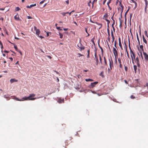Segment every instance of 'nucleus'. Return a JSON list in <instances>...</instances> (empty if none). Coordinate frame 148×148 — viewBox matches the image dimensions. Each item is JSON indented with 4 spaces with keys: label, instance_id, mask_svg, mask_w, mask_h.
Returning <instances> with one entry per match:
<instances>
[{
    "label": "nucleus",
    "instance_id": "34",
    "mask_svg": "<svg viewBox=\"0 0 148 148\" xmlns=\"http://www.w3.org/2000/svg\"><path fill=\"white\" fill-rule=\"evenodd\" d=\"M77 55H79L78 56V57H80L81 56H84V55H83L81 54L80 53H77Z\"/></svg>",
    "mask_w": 148,
    "mask_h": 148
},
{
    "label": "nucleus",
    "instance_id": "1",
    "mask_svg": "<svg viewBox=\"0 0 148 148\" xmlns=\"http://www.w3.org/2000/svg\"><path fill=\"white\" fill-rule=\"evenodd\" d=\"M113 53H114L115 59V62L116 63V58L118 56V52L116 49L114 47H113Z\"/></svg>",
    "mask_w": 148,
    "mask_h": 148
},
{
    "label": "nucleus",
    "instance_id": "44",
    "mask_svg": "<svg viewBox=\"0 0 148 148\" xmlns=\"http://www.w3.org/2000/svg\"><path fill=\"white\" fill-rule=\"evenodd\" d=\"M130 53H131V55L133 53H134L132 51V49H131L130 50Z\"/></svg>",
    "mask_w": 148,
    "mask_h": 148
},
{
    "label": "nucleus",
    "instance_id": "33",
    "mask_svg": "<svg viewBox=\"0 0 148 148\" xmlns=\"http://www.w3.org/2000/svg\"><path fill=\"white\" fill-rule=\"evenodd\" d=\"M20 10V9L19 7H17L16 8L15 10L16 11H19Z\"/></svg>",
    "mask_w": 148,
    "mask_h": 148
},
{
    "label": "nucleus",
    "instance_id": "10",
    "mask_svg": "<svg viewBox=\"0 0 148 148\" xmlns=\"http://www.w3.org/2000/svg\"><path fill=\"white\" fill-rule=\"evenodd\" d=\"M95 58L96 60V64L97 65L98 64L99 61H98V59L97 57V53H96V52H95Z\"/></svg>",
    "mask_w": 148,
    "mask_h": 148
},
{
    "label": "nucleus",
    "instance_id": "41",
    "mask_svg": "<svg viewBox=\"0 0 148 148\" xmlns=\"http://www.w3.org/2000/svg\"><path fill=\"white\" fill-rule=\"evenodd\" d=\"M135 82L136 84H138V79H136L135 80Z\"/></svg>",
    "mask_w": 148,
    "mask_h": 148
},
{
    "label": "nucleus",
    "instance_id": "32",
    "mask_svg": "<svg viewBox=\"0 0 148 148\" xmlns=\"http://www.w3.org/2000/svg\"><path fill=\"white\" fill-rule=\"evenodd\" d=\"M129 48L130 50L131 49H132L131 47H130V41L129 40Z\"/></svg>",
    "mask_w": 148,
    "mask_h": 148
},
{
    "label": "nucleus",
    "instance_id": "64",
    "mask_svg": "<svg viewBox=\"0 0 148 148\" xmlns=\"http://www.w3.org/2000/svg\"><path fill=\"white\" fill-rule=\"evenodd\" d=\"M10 59V60H11V61H12L13 60V58L12 57H10V58H9Z\"/></svg>",
    "mask_w": 148,
    "mask_h": 148
},
{
    "label": "nucleus",
    "instance_id": "29",
    "mask_svg": "<svg viewBox=\"0 0 148 148\" xmlns=\"http://www.w3.org/2000/svg\"><path fill=\"white\" fill-rule=\"evenodd\" d=\"M119 46L120 47L121 49H122V44H121V42H119Z\"/></svg>",
    "mask_w": 148,
    "mask_h": 148
},
{
    "label": "nucleus",
    "instance_id": "4",
    "mask_svg": "<svg viewBox=\"0 0 148 148\" xmlns=\"http://www.w3.org/2000/svg\"><path fill=\"white\" fill-rule=\"evenodd\" d=\"M77 47L80 49L81 50L84 49V47L82 45L80 42L77 45Z\"/></svg>",
    "mask_w": 148,
    "mask_h": 148
},
{
    "label": "nucleus",
    "instance_id": "11",
    "mask_svg": "<svg viewBox=\"0 0 148 148\" xmlns=\"http://www.w3.org/2000/svg\"><path fill=\"white\" fill-rule=\"evenodd\" d=\"M18 81V80L15 79H11L10 80V82L11 83H12L15 82H17Z\"/></svg>",
    "mask_w": 148,
    "mask_h": 148
},
{
    "label": "nucleus",
    "instance_id": "3",
    "mask_svg": "<svg viewBox=\"0 0 148 148\" xmlns=\"http://www.w3.org/2000/svg\"><path fill=\"white\" fill-rule=\"evenodd\" d=\"M98 83V82H95L93 83H91L90 85L89 86V87L90 88H93L94 87L95 85Z\"/></svg>",
    "mask_w": 148,
    "mask_h": 148
},
{
    "label": "nucleus",
    "instance_id": "9",
    "mask_svg": "<svg viewBox=\"0 0 148 148\" xmlns=\"http://www.w3.org/2000/svg\"><path fill=\"white\" fill-rule=\"evenodd\" d=\"M109 65L110 68V70H112V65H113V62L112 60H109Z\"/></svg>",
    "mask_w": 148,
    "mask_h": 148
},
{
    "label": "nucleus",
    "instance_id": "51",
    "mask_svg": "<svg viewBox=\"0 0 148 148\" xmlns=\"http://www.w3.org/2000/svg\"><path fill=\"white\" fill-rule=\"evenodd\" d=\"M140 55L141 57V58L142 59H143V56H142V53L141 51L140 52Z\"/></svg>",
    "mask_w": 148,
    "mask_h": 148
},
{
    "label": "nucleus",
    "instance_id": "23",
    "mask_svg": "<svg viewBox=\"0 0 148 148\" xmlns=\"http://www.w3.org/2000/svg\"><path fill=\"white\" fill-rule=\"evenodd\" d=\"M14 97L15 98L14 99H16V101H22V99H19L18 98H17V97Z\"/></svg>",
    "mask_w": 148,
    "mask_h": 148
},
{
    "label": "nucleus",
    "instance_id": "7",
    "mask_svg": "<svg viewBox=\"0 0 148 148\" xmlns=\"http://www.w3.org/2000/svg\"><path fill=\"white\" fill-rule=\"evenodd\" d=\"M135 60V62L137 63L138 66L140 67V64H139V60L138 58V57H137Z\"/></svg>",
    "mask_w": 148,
    "mask_h": 148
},
{
    "label": "nucleus",
    "instance_id": "20",
    "mask_svg": "<svg viewBox=\"0 0 148 148\" xmlns=\"http://www.w3.org/2000/svg\"><path fill=\"white\" fill-rule=\"evenodd\" d=\"M85 81L86 82H88V81L92 82V81H93V80L92 79L88 78V79H86Z\"/></svg>",
    "mask_w": 148,
    "mask_h": 148
},
{
    "label": "nucleus",
    "instance_id": "24",
    "mask_svg": "<svg viewBox=\"0 0 148 148\" xmlns=\"http://www.w3.org/2000/svg\"><path fill=\"white\" fill-rule=\"evenodd\" d=\"M137 39L138 40V41L139 44L140 45V40H139V37H138V34H137Z\"/></svg>",
    "mask_w": 148,
    "mask_h": 148
},
{
    "label": "nucleus",
    "instance_id": "35",
    "mask_svg": "<svg viewBox=\"0 0 148 148\" xmlns=\"http://www.w3.org/2000/svg\"><path fill=\"white\" fill-rule=\"evenodd\" d=\"M111 36L112 37V38L114 37V36L113 33V32L112 30V31H111Z\"/></svg>",
    "mask_w": 148,
    "mask_h": 148
},
{
    "label": "nucleus",
    "instance_id": "12",
    "mask_svg": "<svg viewBox=\"0 0 148 148\" xmlns=\"http://www.w3.org/2000/svg\"><path fill=\"white\" fill-rule=\"evenodd\" d=\"M119 21H120L119 27L121 28H122V23L123 22V21L121 19V18H119Z\"/></svg>",
    "mask_w": 148,
    "mask_h": 148
},
{
    "label": "nucleus",
    "instance_id": "59",
    "mask_svg": "<svg viewBox=\"0 0 148 148\" xmlns=\"http://www.w3.org/2000/svg\"><path fill=\"white\" fill-rule=\"evenodd\" d=\"M57 29H60V30H62L61 29H60V27H57Z\"/></svg>",
    "mask_w": 148,
    "mask_h": 148
},
{
    "label": "nucleus",
    "instance_id": "43",
    "mask_svg": "<svg viewBox=\"0 0 148 148\" xmlns=\"http://www.w3.org/2000/svg\"><path fill=\"white\" fill-rule=\"evenodd\" d=\"M140 48L141 49L143 50V45H141L140 46Z\"/></svg>",
    "mask_w": 148,
    "mask_h": 148
},
{
    "label": "nucleus",
    "instance_id": "58",
    "mask_svg": "<svg viewBox=\"0 0 148 148\" xmlns=\"http://www.w3.org/2000/svg\"><path fill=\"white\" fill-rule=\"evenodd\" d=\"M97 0H94L93 1H92V4H94V3L95 2H96L97 1Z\"/></svg>",
    "mask_w": 148,
    "mask_h": 148
},
{
    "label": "nucleus",
    "instance_id": "50",
    "mask_svg": "<svg viewBox=\"0 0 148 148\" xmlns=\"http://www.w3.org/2000/svg\"><path fill=\"white\" fill-rule=\"evenodd\" d=\"M17 51L21 55H22V52L20 50L18 49Z\"/></svg>",
    "mask_w": 148,
    "mask_h": 148
},
{
    "label": "nucleus",
    "instance_id": "49",
    "mask_svg": "<svg viewBox=\"0 0 148 148\" xmlns=\"http://www.w3.org/2000/svg\"><path fill=\"white\" fill-rule=\"evenodd\" d=\"M90 91L93 94H96L97 93L95 91H92V90H91Z\"/></svg>",
    "mask_w": 148,
    "mask_h": 148
},
{
    "label": "nucleus",
    "instance_id": "30",
    "mask_svg": "<svg viewBox=\"0 0 148 148\" xmlns=\"http://www.w3.org/2000/svg\"><path fill=\"white\" fill-rule=\"evenodd\" d=\"M107 32H108V37H110V33L109 30V29L108 28L107 29Z\"/></svg>",
    "mask_w": 148,
    "mask_h": 148
},
{
    "label": "nucleus",
    "instance_id": "6",
    "mask_svg": "<svg viewBox=\"0 0 148 148\" xmlns=\"http://www.w3.org/2000/svg\"><path fill=\"white\" fill-rule=\"evenodd\" d=\"M34 29L35 30L36 34L38 36H39L40 31L39 29H36V27L35 26L34 27Z\"/></svg>",
    "mask_w": 148,
    "mask_h": 148
},
{
    "label": "nucleus",
    "instance_id": "16",
    "mask_svg": "<svg viewBox=\"0 0 148 148\" xmlns=\"http://www.w3.org/2000/svg\"><path fill=\"white\" fill-rule=\"evenodd\" d=\"M14 18L16 20H19V16L18 15H16L14 16Z\"/></svg>",
    "mask_w": 148,
    "mask_h": 148
},
{
    "label": "nucleus",
    "instance_id": "8",
    "mask_svg": "<svg viewBox=\"0 0 148 148\" xmlns=\"http://www.w3.org/2000/svg\"><path fill=\"white\" fill-rule=\"evenodd\" d=\"M132 55H131V57L132 58V62L133 63H134V60H135V57H136V55L135 53H133L132 54Z\"/></svg>",
    "mask_w": 148,
    "mask_h": 148
},
{
    "label": "nucleus",
    "instance_id": "25",
    "mask_svg": "<svg viewBox=\"0 0 148 148\" xmlns=\"http://www.w3.org/2000/svg\"><path fill=\"white\" fill-rule=\"evenodd\" d=\"M96 23L98 25H99V26H100V27H99V29L101 28L102 27V25L101 24L97 22H96Z\"/></svg>",
    "mask_w": 148,
    "mask_h": 148
},
{
    "label": "nucleus",
    "instance_id": "2",
    "mask_svg": "<svg viewBox=\"0 0 148 148\" xmlns=\"http://www.w3.org/2000/svg\"><path fill=\"white\" fill-rule=\"evenodd\" d=\"M35 96V94L33 93L32 94H30L29 97V100H34L36 99L37 98L34 97Z\"/></svg>",
    "mask_w": 148,
    "mask_h": 148
},
{
    "label": "nucleus",
    "instance_id": "13",
    "mask_svg": "<svg viewBox=\"0 0 148 148\" xmlns=\"http://www.w3.org/2000/svg\"><path fill=\"white\" fill-rule=\"evenodd\" d=\"M58 102L60 103H63L64 102V100L59 98L58 99Z\"/></svg>",
    "mask_w": 148,
    "mask_h": 148
},
{
    "label": "nucleus",
    "instance_id": "47",
    "mask_svg": "<svg viewBox=\"0 0 148 148\" xmlns=\"http://www.w3.org/2000/svg\"><path fill=\"white\" fill-rule=\"evenodd\" d=\"M103 73L101 72V73L100 74V75H101L102 77H104V75L103 74Z\"/></svg>",
    "mask_w": 148,
    "mask_h": 148
},
{
    "label": "nucleus",
    "instance_id": "28",
    "mask_svg": "<svg viewBox=\"0 0 148 148\" xmlns=\"http://www.w3.org/2000/svg\"><path fill=\"white\" fill-rule=\"evenodd\" d=\"M120 6L122 8H123V5L122 4L121 2H119V4Z\"/></svg>",
    "mask_w": 148,
    "mask_h": 148
},
{
    "label": "nucleus",
    "instance_id": "55",
    "mask_svg": "<svg viewBox=\"0 0 148 148\" xmlns=\"http://www.w3.org/2000/svg\"><path fill=\"white\" fill-rule=\"evenodd\" d=\"M124 82H125L126 84H128V82H127V80H124Z\"/></svg>",
    "mask_w": 148,
    "mask_h": 148
},
{
    "label": "nucleus",
    "instance_id": "61",
    "mask_svg": "<svg viewBox=\"0 0 148 148\" xmlns=\"http://www.w3.org/2000/svg\"><path fill=\"white\" fill-rule=\"evenodd\" d=\"M63 29L64 31H67L68 30V28H64Z\"/></svg>",
    "mask_w": 148,
    "mask_h": 148
},
{
    "label": "nucleus",
    "instance_id": "53",
    "mask_svg": "<svg viewBox=\"0 0 148 148\" xmlns=\"http://www.w3.org/2000/svg\"><path fill=\"white\" fill-rule=\"evenodd\" d=\"M27 18L28 19H29L32 18L30 16H27Z\"/></svg>",
    "mask_w": 148,
    "mask_h": 148
},
{
    "label": "nucleus",
    "instance_id": "54",
    "mask_svg": "<svg viewBox=\"0 0 148 148\" xmlns=\"http://www.w3.org/2000/svg\"><path fill=\"white\" fill-rule=\"evenodd\" d=\"M66 4H69V0H68L66 1Z\"/></svg>",
    "mask_w": 148,
    "mask_h": 148
},
{
    "label": "nucleus",
    "instance_id": "57",
    "mask_svg": "<svg viewBox=\"0 0 148 148\" xmlns=\"http://www.w3.org/2000/svg\"><path fill=\"white\" fill-rule=\"evenodd\" d=\"M120 67L121 68H122V65L121 64H120L119 65Z\"/></svg>",
    "mask_w": 148,
    "mask_h": 148
},
{
    "label": "nucleus",
    "instance_id": "27",
    "mask_svg": "<svg viewBox=\"0 0 148 148\" xmlns=\"http://www.w3.org/2000/svg\"><path fill=\"white\" fill-rule=\"evenodd\" d=\"M104 60L105 64L106 65L107 64V62L106 58L105 57H104Z\"/></svg>",
    "mask_w": 148,
    "mask_h": 148
},
{
    "label": "nucleus",
    "instance_id": "56",
    "mask_svg": "<svg viewBox=\"0 0 148 148\" xmlns=\"http://www.w3.org/2000/svg\"><path fill=\"white\" fill-rule=\"evenodd\" d=\"M90 49H88V50L87 51V53H88V54H90Z\"/></svg>",
    "mask_w": 148,
    "mask_h": 148
},
{
    "label": "nucleus",
    "instance_id": "39",
    "mask_svg": "<svg viewBox=\"0 0 148 148\" xmlns=\"http://www.w3.org/2000/svg\"><path fill=\"white\" fill-rule=\"evenodd\" d=\"M144 1L145 2V5H148V3L147 0H144Z\"/></svg>",
    "mask_w": 148,
    "mask_h": 148
},
{
    "label": "nucleus",
    "instance_id": "46",
    "mask_svg": "<svg viewBox=\"0 0 148 148\" xmlns=\"http://www.w3.org/2000/svg\"><path fill=\"white\" fill-rule=\"evenodd\" d=\"M125 69L126 71H127L128 69L127 67L126 66H125Z\"/></svg>",
    "mask_w": 148,
    "mask_h": 148
},
{
    "label": "nucleus",
    "instance_id": "40",
    "mask_svg": "<svg viewBox=\"0 0 148 148\" xmlns=\"http://www.w3.org/2000/svg\"><path fill=\"white\" fill-rule=\"evenodd\" d=\"M105 20L108 22V24H109L110 22V21L107 19H105Z\"/></svg>",
    "mask_w": 148,
    "mask_h": 148
},
{
    "label": "nucleus",
    "instance_id": "26",
    "mask_svg": "<svg viewBox=\"0 0 148 148\" xmlns=\"http://www.w3.org/2000/svg\"><path fill=\"white\" fill-rule=\"evenodd\" d=\"M59 35H60V38H62L63 36V34H61V33H59Z\"/></svg>",
    "mask_w": 148,
    "mask_h": 148
},
{
    "label": "nucleus",
    "instance_id": "5",
    "mask_svg": "<svg viewBox=\"0 0 148 148\" xmlns=\"http://www.w3.org/2000/svg\"><path fill=\"white\" fill-rule=\"evenodd\" d=\"M143 53L145 60L148 61V55L146 52H143Z\"/></svg>",
    "mask_w": 148,
    "mask_h": 148
},
{
    "label": "nucleus",
    "instance_id": "38",
    "mask_svg": "<svg viewBox=\"0 0 148 148\" xmlns=\"http://www.w3.org/2000/svg\"><path fill=\"white\" fill-rule=\"evenodd\" d=\"M114 46L116 48V41H115L114 43Z\"/></svg>",
    "mask_w": 148,
    "mask_h": 148
},
{
    "label": "nucleus",
    "instance_id": "63",
    "mask_svg": "<svg viewBox=\"0 0 148 148\" xmlns=\"http://www.w3.org/2000/svg\"><path fill=\"white\" fill-rule=\"evenodd\" d=\"M132 14H131L130 15V19H131L132 16Z\"/></svg>",
    "mask_w": 148,
    "mask_h": 148
},
{
    "label": "nucleus",
    "instance_id": "45",
    "mask_svg": "<svg viewBox=\"0 0 148 148\" xmlns=\"http://www.w3.org/2000/svg\"><path fill=\"white\" fill-rule=\"evenodd\" d=\"M99 60L100 61L101 63H102V59L101 58V56H99Z\"/></svg>",
    "mask_w": 148,
    "mask_h": 148
},
{
    "label": "nucleus",
    "instance_id": "19",
    "mask_svg": "<svg viewBox=\"0 0 148 148\" xmlns=\"http://www.w3.org/2000/svg\"><path fill=\"white\" fill-rule=\"evenodd\" d=\"M108 15L107 14H106L105 15H104L103 19H107L106 18L108 17Z\"/></svg>",
    "mask_w": 148,
    "mask_h": 148
},
{
    "label": "nucleus",
    "instance_id": "62",
    "mask_svg": "<svg viewBox=\"0 0 148 148\" xmlns=\"http://www.w3.org/2000/svg\"><path fill=\"white\" fill-rule=\"evenodd\" d=\"M4 52L6 53H8L9 52V51H7V50H5L4 51Z\"/></svg>",
    "mask_w": 148,
    "mask_h": 148
},
{
    "label": "nucleus",
    "instance_id": "31",
    "mask_svg": "<svg viewBox=\"0 0 148 148\" xmlns=\"http://www.w3.org/2000/svg\"><path fill=\"white\" fill-rule=\"evenodd\" d=\"M114 22H113V23L112 24V27L113 28V30L114 31V30H115V29L114 27Z\"/></svg>",
    "mask_w": 148,
    "mask_h": 148
},
{
    "label": "nucleus",
    "instance_id": "17",
    "mask_svg": "<svg viewBox=\"0 0 148 148\" xmlns=\"http://www.w3.org/2000/svg\"><path fill=\"white\" fill-rule=\"evenodd\" d=\"M143 42L146 44H147V41L145 38L144 36V35H143Z\"/></svg>",
    "mask_w": 148,
    "mask_h": 148
},
{
    "label": "nucleus",
    "instance_id": "22",
    "mask_svg": "<svg viewBox=\"0 0 148 148\" xmlns=\"http://www.w3.org/2000/svg\"><path fill=\"white\" fill-rule=\"evenodd\" d=\"M134 70L135 73L136 72V70L137 69V67L136 65H134Z\"/></svg>",
    "mask_w": 148,
    "mask_h": 148
},
{
    "label": "nucleus",
    "instance_id": "14",
    "mask_svg": "<svg viewBox=\"0 0 148 148\" xmlns=\"http://www.w3.org/2000/svg\"><path fill=\"white\" fill-rule=\"evenodd\" d=\"M22 101H23L24 100H29V97H23L22 99Z\"/></svg>",
    "mask_w": 148,
    "mask_h": 148
},
{
    "label": "nucleus",
    "instance_id": "18",
    "mask_svg": "<svg viewBox=\"0 0 148 148\" xmlns=\"http://www.w3.org/2000/svg\"><path fill=\"white\" fill-rule=\"evenodd\" d=\"M98 46H99V47L100 48V49H101V53L103 54V48L101 47L100 46V45L99 43H98Z\"/></svg>",
    "mask_w": 148,
    "mask_h": 148
},
{
    "label": "nucleus",
    "instance_id": "60",
    "mask_svg": "<svg viewBox=\"0 0 148 148\" xmlns=\"http://www.w3.org/2000/svg\"><path fill=\"white\" fill-rule=\"evenodd\" d=\"M88 71V70H83V71L84 72H87Z\"/></svg>",
    "mask_w": 148,
    "mask_h": 148
},
{
    "label": "nucleus",
    "instance_id": "42",
    "mask_svg": "<svg viewBox=\"0 0 148 148\" xmlns=\"http://www.w3.org/2000/svg\"><path fill=\"white\" fill-rule=\"evenodd\" d=\"M61 14L63 15V16H65L66 15L65 13L64 12H63L61 13Z\"/></svg>",
    "mask_w": 148,
    "mask_h": 148
},
{
    "label": "nucleus",
    "instance_id": "52",
    "mask_svg": "<svg viewBox=\"0 0 148 148\" xmlns=\"http://www.w3.org/2000/svg\"><path fill=\"white\" fill-rule=\"evenodd\" d=\"M45 1V0H44V1H41L40 2V4H42L44 2V1Z\"/></svg>",
    "mask_w": 148,
    "mask_h": 148
},
{
    "label": "nucleus",
    "instance_id": "21",
    "mask_svg": "<svg viewBox=\"0 0 148 148\" xmlns=\"http://www.w3.org/2000/svg\"><path fill=\"white\" fill-rule=\"evenodd\" d=\"M12 44L14 45V47L16 51H18V49L17 46L14 43H12Z\"/></svg>",
    "mask_w": 148,
    "mask_h": 148
},
{
    "label": "nucleus",
    "instance_id": "48",
    "mask_svg": "<svg viewBox=\"0 0 148 148\" xmlns=\"http://www.w3.org/2000/svg\"><path fill=\"white\" fill-rule=\"evenodd\" d=\"M130 97L131 99H134L135 98V97L133 95H131Z\"/></svg>",
    "mask_w": 148,
    "mask_h": 148
},
{
    "label": "nucleus",
    "instance_id": "36",
    "mask_svg": "<svg viewBox=\"0 0 148 148\" xmlns=\"http://www.w3.org/2000/svg\"><path fill=\"white\" fill-rule=\"evenodd\" d=\"M145 35L147 36V38H148V36L147 34V32L146 31H145Z\"/></svg>",
    "mask_w": 148,
    "mask_h": 148
},
{
    "label": "nucleus",
    "instance_id": "15",
    "mask_svg": "<svg viewBox=\"0 0 148 148\" xmlns=\"http://www.w3.org/2000/svg\"><path fill=\"white\" fill-rule=\"evenodd\" d=\"M36 3H35L34 4H32L30 5V6L29 5H27L26 7L27 8H32L34 6H36Z\"/></svg>",
    "mask_w": 148,
    "mask_h": 148
},
{
    "label": "nucleus",
    "instance_id": "37",
    "mask_svg": "<svg viewBox=\"0 0 148 148\" xmlns=\"http://www.w3.org/2000/svg\"><path fill=\"white\" fill-rule=\"evenodd\" d=\"M118 60L120 64H121V60L120 58H118Z\"/></svg>",
    "mask_w": 148,
    "mask_h": 148
}]
</instances>
